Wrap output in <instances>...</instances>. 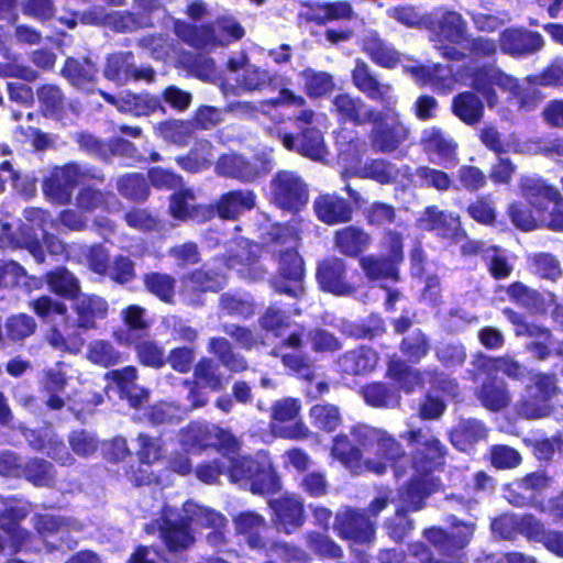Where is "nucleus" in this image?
I'll return each mask as SVG.
<instances>
[{
	"label": "nucleus",
	"instance_id": "1",
	"mask_svg": "<svg viewBox=\"0 0 563 563\" xmlns=\"http://www.w3.org/2000/svg\"><path fill=\"white\" fill-rule=\"evenodd\" d=\"M174 30L181 42L200 51L224 47L245 36L244 26L231 15H219L201 24L177 21Z\"/></svg>",
	"mask_w": 563,
	"mask_h": 563
},
{
	"label": "nucleus",
	"instance_id": "2",
	"mask_svg": "<svg viewBox=\"0 0 563 563\" xmlns=\"http://www.w3.org/2000/svg\"><path fill=\"white\" fill-rule=\"evenodd\" d=\"M350 433L365 452L374 454V459L365 461V471L383 475L387 466H391L397 477L405 474V470L397 465L406 457V451L402 444L387 431L360 423L353 426Z\"/></svg>",
	"mask_w": 563,
	"mask_h": 563
},
{
	"label": "nucleus",
	"instance_id": "3",
	"mask_svg": "<svg viewBox=\"0 0 563 563\" xmlns=\"http://www.w3.org/2000/svg\"><path fill=\"white\" fill-rule=\"evenodd\" d=\"M207 350L217 357L202 356L195 364L192 369V380L211 391H221L225 387V377L220 371V364L233 373H242L247 369V361L234 349L229 340L223 336H213L209 339Z\"/></svg>",
	"mask_w": 563,
	"mask_h": 563
},
{
	"label": "nucleus",
	"instance_id": "4",
	"mask_svg": "<svg viewBox=\"0 0 563 563\" xmlns=\"http://www.w3.org/2000/svg\"><path fill=\"white\" fill-rule=\"evenodd\" d=\"M103 184L106 175L91 166L84 168L78 162L70 161L60 166H54L42 180V189L47 199L57 205H68L74 189L86 181Z\"/></svg>",
	"mask_w": 563,
	"mask_h": 563
},
{
	"label": "nucleus",
	"instance_id": "5",
	"mask_svg": "<svg viewBox=\"0 0 563 563\" xmlns=\"http://www.w3.org/2000/svg\"><path fill=\"white\" fill-rule=\"evenodd\" d=\"M402 438L415 445L410 453V467L415 474L433 478V473L444 470L448 448L437 435L424 434L421 428H413L406 431Z\"/></svg>",
	"mask_w": 563,
	"mask_h": 563
},
{
	"label": "nucleus",
	"instance_id": "6",
	"mask_svg": "<svg viewBox=\"0 0 563 563\" xmlns=\"http://www.w3.org/2000/svg\"><path fill=\"white\" fill-rule=\"evenodd\" d=\"M559 393L554 373L539 372L530 377L525 393L516 404V412L528 420L547 417L551 412V400Z\"/></svg>",
	"mask_w": 563,
	"mask_h": 563
},
{
	"label": "nucleus",
	"instance_id": "7",
	"mask_svg": "<svg viewBox=\"0 0 563 563\" xmlns=\"http://www.w3.org/2000/svg\"><path fill=\"white\" fill-rule=\"evenodd\" d=\"M269 202L277 209L297 214L309 201V186L295 170H277L269 180Z\"/></svg>",
	"mask_w": 563,
	"mask_h": 563
},
{
	"label": "nucleus",
	"instance_id": "8",
	"mask_svg": "<svg viewBox=\"0 0 563 563\" xmlns=\"http://www.w3.org/2000/svg\"><path fill=\"white\" fill-rule=\"evenodd\" d=\"M314 113L311 109H302L294 119L297 133L278 132L283 146L303 157L318 161L327 153L322 132L313 125Z\"/></svg>",
	"mask_w": 563,
	"mask_h": 563
},
{
	"label": "nucleus",
	"instance_id": "9",
	"mask_svg": "<svg viewBox=\"0 0 563 563\" xmlns=\"http://www.w3.org/2000/svg\"><path fill=\"white\" fill-rule=\"evenodd\" d=\"M373 114V112H371ZM373 128L369 132L372 147L379 153L397 151L409 137L410 130L399 111L389 104L377 110L371 121Z\"/></svg>",
	"mask_w": 563,
	"mask_h": 563
},
{
	"label": "nucleus",
	"instance_id": "10",
	"mask_svg": "<svg viewBox=\"0 0 563 563\" xmlns=\"http://www.w3.org/2000/svg\"><path fill=\"white\" fill-rule=\"evenodd\" d=\"M449 529L440 526H431L422 531V536L438 552L446 559L460 556V553L471 542L475 523L463 521L455 515H449L444 519Z\"/></svg>",
	"mask_w": 563,
	"mask_h": 563
},
{
	"label": "nucleus",
	"instance_id": "11",
	"mask_svg": "<svg viewBox=\"0 0 563 563\" xmlns=\"http://www.w3.org/2000/svg\"><path fill=\"white\" fill-rule=\"evenodd\" d=\"M305 275L303 258L296 247H289L279 253L277 273L269 284L276 294L298 300L305 296Z\"/></svg>",
	"mask_w": 563,
	"mask_h": 563
},
{
	"label": "nucleus",
	"instance_id": "12",
	"mask_svg": "<svg viewBox=\"0 0 563 563\" xmlns=\"http://www.w3.org/2000/svg\"><path fill=\"white\" fill-rule=\"evenodd\" d=\"M426 31L435 44H462L467 41V22L463 15L444 5L429 11Z\"/></svg>",
	"mask_w": 563,
	"mask_h": 563
},
{
	"label": "nucleus",
	"instance_id": "13",
	"mask_svg": "<svg viewBox=\"0 0 563 563\" xmlns=\"http://www.w3.org/2000/svg\"><path fill=\"white\" fill-rule=\"evenodd\" d=\"M159 538L170 553H178L190 548L195 542L192 518L164 507L156 520Z\"/></svg>",
	"mask_w": 563,
	"mask_h": 563
},
{
	"label": "nucleus",
	"instance_id": "14",
	"mask_svg": "<svg viewBox=\"0 0 563 563\" xmlns=\"http://www.w3.org/2000/svg\"><path fill=\"white\" fill-rule=\"evenodd\" d=\"M333 527L339 538L353 544H368L375 539V521L364 509L344 507L336 512Z\"/></svg>",
	"mask_w": 563,
	"mask_h": 563
},
{
	"label": "nucleus",
	"instance_id": "15",
	"mask_svg": "<svg viewBox=\"0 0 563 563\" xmlns=\"http://www.w3.org/2000/svg\"><path fill=\"white\" fill-rule=\"evenodd\" d=\"M103 77L117 85H125L130 81H145L151 84L156 78L155 69L150 66L136 67L134 54L131 51L113 52L106 56Z\"/></svg>",
	"mask_w": 563,
	"mask_h": 563
},
{
	"label": "nucleus",
	"instance_id": "16",
	"mask_svg": "<svg viewBox=\"0 0 563 563\" xmlns=\"http://www.w3.org/2000/svg\"><path fill=\"white\" fill-rule=\"evenodd\" d=\"M470 79L473 92L481 95L489 108H495L499 102L496 87L505 92L518 88V80L515 77L490 64L474 67L470 73Z\"/></svg>",
	"mask_w": 563,
	"mask_h": 563
},
{
	"label": "nucleus",
	"instance_id": "17",
	"mask_svg": "<svg viewBox=\"0 0 563 563\" xmlns=\"http://www.w3.org/2000/svg\"><path fill=\"white\" fill-rule=\"evenodd\" d=\"M305 332L306 327L302 323H298L294 331L288 333L277 344L272 346V349L268 351V354L273 357H279L283 365L291 373L296 374L299 378L311 382L316 376V372L307 355L296 353H282L283 349H291L294 351L302 350L305 343Z\"/></svg>",
	"mask_w": 563,
	"mask_h": 563
},
{
	"label": "nucleus",
	"instance_id": "18",
	"mask_svg": "<svg viewBox=\"0 0 563 563\" xmlns=\"http://www.w3.org/2000/svg\"><path fill=\"white\" fill-rule=\"evenodd\" d=\"M75 142L80 151L103 163H110L118 156H131L135 151L134 145L125 139L113 136L103 140L87 131L77 133Z\"/></svg>",
	"mask_w": 563,
	"mask_h": 563
},
{
	"label": "nucleus",
	"instance_id": "19",
	"mask_svg": "<svg viewBox=\"0 0 563 563\" xmlns=\"http://www.w3.org/2000/svg\"><path fill=\"white\" fill-rule=\"evenodd\" d=\"M500 51L514 58H523L540 52L544 46L541 33L525 26L506 27L499 33Z\"/></svg>",
	"mask_w": 563,
	"mask_h": 563
},
{
	"label": "nucleus",
	"instance_id": "20",
	"mask_svg": "<svg viewBox=\"0 0 563 563\" xmlns=\"http://www.w3.org/2000/svg\"><path fill=\"white\" fill-rule=\"evenodd\" d=\"M168 214L180 222L205 223L214 218V209L212 205L197 203L194 189L184 186L169 196Z\"/></svg>",
	"mask_w": 563,
	"mask_h": 563
},
{
	"label": "nucleus",
	"instance_id": "21",
	"mask_svg": "<svg viewBox=\"0 0 563 563\" xmlns=\"http://www.w3.org/2000/svg\"><path fill=\"white\" fill-rule=\"evenodd\" d=\"M316 280L322 291L335 296H346L354 291L347 277L346 262L338 256H328L318 263Z\"/></svg>",
	"mask_w": 563,
	"mask_h": 563
},
{
	"label": "nucleus",
	"instance_id": "22",
	"mask_svg": "<svg viewBox=\"0 0 563 563\" xmlns=\"http://www.w3.org/2000/svg\"><path fill=\"white\" fill-rule=\"evenodd\" d=\"M235 536L241 538L243 543L258 554L265 551L268 541L265 536L268 525L265 517L253 510L238 512L232 519Z\"/></svg>",
	"mask_w": 563,
	"mask_h": 563
},
{
	"label": "nucleus",
	"instance_id": "23",
	"mask_svg": "<svg viewBox=\"0 0 563 563\" xmlns=\"http://www.w3.org/2000/svg\"><path fill=\"white\" fill-rule=\"evenodd\" d=\"M272 520L285 533L290 534L300 529L306 521L303 501L294 495H280L268 501Z\"/></svg>",
	"mask_w": 563,
	"mask_h": 563
},
{
	"label": "nucleus",
	"instance_id": "24",
	"mask_svg": "<svg viewBox=\"0 0 563 563\" xmlns=\"http://www.w3.org/2000/svg\"><path fill=\"white\" fill-rule=\"evenodd\" d=\"M313 212L320 222L332 227L351 222L354 206L336 192H323L314 198Z\"/></svg>",
	"mask_w": 563,
	"mask_h": 563
},
{
	"label": "nucleus",
	"instance_id": "25",
	"mask_svg": "<svg viewBox=\"0 0 563 563\" xmlns=\"http://www.w3.org/2000/svg\"><path fill=\"white\" fill-rule=\"evenodd\" d=\"M417 223L421 230L434 232L445 240L456 241L464 233L459 216L441 210L435 205L427 206Z\"/></svg>",
	"mask_w": 563,
	"mask_h": 563
},
{
	"label": "nucleus",
	"instance_id": "26",
	"mask_svg": "<svg viewBox=\"0 0 563 563\" xmlns=\"http://www.w3.org/2000/svg\"><path fill=\"white\" fill-rule=\"evenodd\" d=\"M351 79L354 87L368 99L389 104L391 85L379 81L368 64L362 58L355 59L354 67L351 70Z\"/></svg>",
	"mask_w": 563,
	"mask_h": 563
},
{
	"label": "nucleus",
	"instance_id": "27",
	"mask_svg": "<svg viewBox=\"0 0 563 563\" xmlns=\"http://www.w3.org/2000/svg\"><path fill=\"white\" fill-rule=\"evenodd\" d=\"M402 358H389L385 377L388 378L395 386L397 393L400 391L406 395H411L419 389L424 388V372L417 368Z\"/></svg>",
	"mask_w": 563,
	"mask_h": 563
},
{
	"label": "nucleus",
	"instance_id": "28",
	"mask_svg": "<svg viewBox=\"0 0 563 563\" xmlns=\"http://www.w3.org/2000/svg\"><path fill=\"white\" fill-rule=\"evenodd\" d=\"M332 106L340 123H350L354 126H363L371 123L377 109L368 107L361 97H354L347 92L338 93L332 99Z\"/></svg>",
	"mask_w": 563,
	"mask_h": 563
},
{
	"label": "nucleus",
	"instance_id": "29",
	"mask_svg": "<svg viewBox=\"0 0 563 563\" xmlns=\"http://www.w3.org/2000/svg\"><path fill=\"white\" fill-rule=\"evenodd\" d=\"M559 191L554 185L540 176H521L518 181L519 196L543 216Z\"/></svg>",
	"mask_w": 563,
	"mask_h": 563
},
{
	"label": "nucleus",
	"instance_id": "30",
	"mask_svg": "<svg viewBox=\"0 0 563 563\" xmlns=\"http://www.w3.org/2000/svg\"><path fill=\"white\" fill-rule=\"evenodd\" d=\"M27 516L23 506L10 504L0 510V529L10 536V553H19L24 545L31 542L32 533L21 527V521Z\"/></svg>",
	"mask_w": 563,
	"mask_h": 563
},
{
	"label": "nucleus",
	"instance_id": "31",
	"mask_svg": "<svg viewBox=\"0 0 563 563\" xmlns=\"http://www.w3.org/2000/svg\"><path fill=\"white\" fill-rule=\"evenodd\" d=\"M256 206V195L251 189H233L220 195L212 209L214 217L222 220L234 221Z\"/></svg>",
	"mask_w": 563,
	"mask_h": 563
},
{
	"label": "nucleus",
	"instance_id": "32",
	"mask_svg": "<svg viewBox=\"0 0 563 563\" xmlns=\"http://www.w3.org/2000/svg\"><path fill=\"white\" fill-rule=\"evenodd\" d=\"M99 96L120 112H130L135 117L150 115L163 109L158 97L151 93H126L118 98L102 89H98Z\"/></svg>",
	"mask_w": 563,
	"mask_h": 563
},
{
	"label": "nucleus",
	"instance_id": "33",
	"mask_svg": "<svg viewBox=\"0 0 563 563\" xmlns=\"http://www.w3.org/2000/svg\"><path fill=\"white\" fill-rule=\"evenodd\" d=\"M98 75L99 69L96 63L87 56H68L60 68V76L64 77L70 86L87 91L91 90L97 84Z\"/></svg>",
	"mask_w": 563,
	"mask_h": 563
},
{
	"label": "nucleus",
	"instance_id": "34",
	"mask_svg": "<svg viewBox=\"0 0 563 563\" xmlns=\"http://www.w3.org/2000/svg\"><path fill=\"white\" fill-rule=\"evenodd\" d=\"M371 244V234L358 225L343 227L333 234L334 249L346 257L360 260Z\"/></svg>",
	"mask_w": 563,
	"mask_h": 563
},
{
	"label": "nucleus",
	"instance_id": "35",
	"mask_svg": "<svg viewBox=\"0 0 563 563\" xmlns=\"http://www.w3.org/2000/svg\"><path fill=\"white\" fill-rule=\"evenodd\" d=\"M331 456L353 474H361L365 471V452L353 437L345 433L335 435L330 449Z\"/></svg>",
	"mask_w": 563,
	"mask_h": 563
},
{
	"label": "nucleus",
	"instance_id": "36",
	"mask_svg": "<svg viewBox=\"0 0 563 563\" xmlns=\"http://www.w3.org/2000/svg\"><path fill=\"white\" fill-rule=\"evenodd\" d=\"M432 485L433 478L412 473V476L398 490L401 501L399 508L410 512L422 510L426 507L427 498L433 493Z\"/></svg>",
	"mask_w": 563,
	"mask_h": 563
},
{
	"label": "nucleus",
	"instance_id": "37",
	"mask_svg": "<svg viewBox=\"0 0 563 563\" xmlns=\"http://www.w3.org/2000/svg\"><path fill=\"white\" fill-rule=\"evenodd\" d=\"M301 309L296 305L284 308L280 302H271L257 319L262 331L272 334L274 338H280L283 333L290 328L291 318L299 316Z\"/></svg>",
	"mask_w": 563,
	"mask_h": 563
},
{
	"label": "nucleus",
	"instance_id": "38",
	"mask_svg": "<svg viewBox=\"0 0 563 563\" xmlns=\"http://www.w3.org/2000/svg\"><path fill=\"white\" fill-rule=\"evenodd\" d=\"M121 346L132 349L139 364L144 367L159 369L166 364L164 347L152 336L150 331L135 336Z\"/></svg>",
	"mask_w": 563,
	"mask_h": 563
},
{
	"label": "nucleus",
	"instance_id": "39",
	"mask_svg": "<svg viewBox=\"0 0 563 563\" xmlns=\"http://www.w3.org/2000/svg\"><path fill=\"white\" fill-rule=\"evenodd\" d=\"M379 563H450L437 559L429 544L422 541L408 543L407 552L399 549H385L378 554Z\"/></svg>",
	"mask_w": 563,
	"mask_h": 563
},
{
	"label": "nucleus",
	"instance_id": "40",
	"mask_svg": "<svg viewBox=\"0 0 563 563\" xmlns=\"http://www.w3.org/2000/svg\"><path fill=\"white\" fill-rule=\"evenodd\" d=\"M361 49L382 68L393 69L401 63V54L376 32H371L362 38Z\"/></svg>",
	"mask_w": 563,
	"mask_h": 563
},
{
	"label": "nucleus",
	"instance_id": "41",
	"mask_svg": "<svg viewBox=\"0 0 563 563\" xmlns=\"http://www.w3.org/2000/svg\"><path fill=\"white\" fill-rule=\"evenodd\" d=\"M376 365V353L367 346L345 351L336 358L338 371L342 376H358L371 373Z\"/></svg>",
	"mask_w": 563,
	"mask_h": 563
},
{
	"label": "nucleus",
	"instance_id": "42",
	"mask_svg": "<svg viewBox=\"0 0 563 563\" xmlns=\"http://www.w3.org/2000/svg\"><path fill=\"white\" fill-rule=\"evenodd\" d=\"M421 145L426 153L435 154L439 164L444 167L454 166L459 161L457 143L440 129L433 128L426 132L421 137Z\"/></svg>",
	"mask_w": 563,
	"mask_h": 563
},
{
	"label": "nucleus",
	"instance_id": "43",
	"mask_svg": "<svg viewBox=\"0 0 563 563\" xmlns=\"http://www.w3.org/2000/svg\"><path fill=\"white\" fill-rule=\"evenodd\" d=\"M475 396L479 404L492 412L506 409L511 400L507 384L497 376L484 379L476 389Z\"/></svg>",
	"mask_w": 563,
	"mask_h": 563
},
{
	"label": "nucleus",
	"instance_id": "44",
	"mask_svg": "<svg viewBox=\"0 0 563 563\" xmlns=\"http://www.w3.org/2000/svg\"><path fill=\"white\" fill-rule=\"evenodd\" d=\"M213 150L208 139H198L185 154L176 156L175 162L184 172L198 174L212 166Z\"/></svg>",
	"mask_w": 563,
	"mask_h": 563
},
{
	"label": "nucleus",
	"instance_id": "45",
	"mask_svg": "<svg viewBox=\"0 0 563 563\" xmlns=\"http://www.w3.org/2000/svg\"><path fill=\"white\" fill-rule=\"evenodd\" d=\"M289 84V77L271 73L267 69L254 65H247L243 68V74L239 79L240 87L246 91L275 90L278 86H287Z\"/></svg>",
	"mask_w": 563,
	"mask_h": 563
},
{
	"label": "nucleus",
	"instance_id": "46",
	"mask_svg": "<svg viewBox=\"0 0 563 563\" xmlns=\"http://www.w3.org/2000/svg\"><path fill=\"white\" fill-rule=\"evenodd\" d=\"M183 282L195 292H219L227 285V276L220 268L201 265L188 272Z\"/></svg>",
	"mask_w": 563,
	"mask_h": 563
},
{
	"label": "nucleus",
	"instance_id": "47",
	"mask_svg": "<svg viewBox=\"0 0 563 563\" xmlns=\"http://www.w3.org/2000/svg\"><path fill=\"white\" fill-rule=\"evenodd\" d=\"M38 111L44 118L62 120L66 114L67 99L56 84H42L35 91Z\"/></svg>",
	"mask_w": 563,
	"mask_h": 563
},
{
	"label": "nucleus",
	"instance_id": "48",
	"mask_svg": "<svg viewBox=\"0 0 563 563\" xmlns=\"http://www.w3.org/2000/svg\"><path fill=\"white\" fill-rule=\"evenodd\" d=\"M123 327L113 330L112 336L121 345L135 336L150 331L145 319V309L139 305H129L121 311Z\"/></svg>",
	"mask_w": 563,
	"mask_h": 563
},
{
	"label": "nucleus",
	"instance_id": "49",
	"mask_svg": "<svg viewBox=\"0 0 563 563\" xmlns=\"http://www.w3.org/2000/svg\"><path fill=\"white\" fill-rule=\"evenodd\" d=\"M216 172L220 176L235 178L244 183L254 181L260 176L256 166L235 153L219 156L216 162Z\"/></svg>",
	"mask_w": 563,
	"mask_h": 563
},
{
	"label": "nucleus",
	"instance_id": "50",
	"mask_svg": "<svg viewBox=\"0 0 563 563\" xmlns=\"http://www.w3.org/2000/svg\"><path fill=\"white\" fill-rule=\"evenodd\" d=\"M44 280L53 294L64 299L75 300L80 295L78 278L65 266L47 271Z\"/></svg>",
	"mask_w": 563,
	"mask_h": 563
},
{
	"label": "nucleus",
	"instance_id": "51",
	"mask_svg": "<svg viewBox=\"0 0 563 563\" xmlns=\"http://www.w3.org/2000/svg\"><path fill=\"white\" fill-rule=\"evenodd\" d=\"M364 402L372 408H394L400 404V394L383 380L364 384L360 389Z\"/></svg>",
	"mask_w": 563,
	"mask_h": 563
},
{
	"label": "nucleus",
	"instance_id": "52",
	"mask_svg": "<svg viewBox=\"0 0 563 563\" xmlns=\"http://www.w3.org/2000/svg\"><path fill=\"white\" fill-rule=\"evenodd\" d=\"M358 264L368 280L397 283L400 279L399 265L387 256L364 255L360 258Z\"/></svg>",
	"mask_w": 563,
	"mask_h": 563
},
{
	"label": "nucleus",
	"instance_id": "53",
	"mask_svg": "<svg viewBox=\"0 0 563 563\" xmlns=\"http://www.w3.org/2000/svg\"><path fill=\"white\" fill-rule=\"evenodd\" d=\"M398 349L402 360L409 364H419L429 355L431 340L422 329L416 328L401 338Z\"/></svg>",
	"mask_w": 563,
	"mask_h": 563
},
{
	"label": "nucleus",
	"instance_id": "54",
	"mask_svg": "<svg viewBox=\"0 0 563 563\" xmlns=\"http://www.w3.org/2000/svg\"><path fill=\"white\" fill-rule=\"evenodd\" d=\"M354 10L350 1H325L316 3L308 13L307 20L317 25H324L330 21L351 20Z\"/></svg>",
	"mask_w": 563,
	"mask_h": 563
},
{
	"label": "nucleus",
	"instance_id": "55",
	"mask_svg": "<svg viewBox=\"0 0 563 563\" xmlns=\"http://www.w3.org/2000/svg\"><path fill=\"white\" fill-rule=\"evenodd\" d=\"M115 185L120 196L132 202H145L151 195L148 178L142 173H125L117 178Z\"/></svg>",
	"mask_w": 563,
	"mask_h": 563
},
{
	"label": "nucleus",
	"instance_id": "56",
	"mask_svg": "<svg viewBox=\"0 0 563 563\" xmlns=\"http://www.w3.org/2000/svg\"><path fill=\"white\" fill-rule=\"evenodd\" d=\"M452 112L463 123L475 125L483 119L484 104L475 92L462 91L453 97Z\"/></svg>",
	"mask_w": 563,
	"mask_h": 563
},
{
	"label": "nucleus",
	"instance_id": "57",
	"mask_svg": "<svg viewBox=\"0 0 563 563\" xmlns=\"http://www.w3.org/2000/svg\"><path fill=\"white\" fill-rule=\"evenodd\" d=\"M57 473L52 462L43 457H30L23 463L22 477L35 487H54Z\"/></svg>",
	"mask_w": 563,
	"mask_h": 563
},
{
	"label": "nucleus",
	"instance_id": "58",
	"mask_svg": "<svg viewBox=\"0 0 563 563\" xmlns=\"http://www.w3.org/2000/svg\"><path fill=\"white\" fill-rule=\"evenodd\" d=\"M253 494H274L280 488V479L271 463L255 461L252 474L247 482Z\"/></svg>",
	"mask_w": 563,
	"mask_h": 563
},
{
	"label": "nucleus",
	"instance_id": "59",
	"mask_svg": "<svg viewBox=\"0 0 563 563\" xmlns=\"http://www.w3.org/2000/svg\"><path fill=\"white\" fill-rule=\"evenodd\" d=\"M486 438V429L483 422L468 419L460 422L449 432L451 444L460 450L466 449Z\"/></svg>",
	"mask_w": 563,
	"mask_h": 563
},
{
	"label": "nucleus",
	"instance_id": "60",
	"mask_svg": "<svg viewBox=\"0 0 563 563\" xmlns=\"http://www.w3.org/2000/svg\"><path fill=\"white\" fill-rule=\"evenodd\" d=\"M145 290L165 303H173L176 295V279L170 274L148 272L142 276Z\"/></svg>",
	"mask_w": 563,
	"mask_h": 563
},
{
	"label": "nucleus",
	"instance_id": "61",
	"mask_svg": "<svg viewBox=\"0 0 563 563\" xmlns=\"http://www.w3.org/2000/svg\"><path fill=\"white\" fill-rule=\"evenodd\" d=\"M506 213L512 225L522 232H530L540 227L543 214L525 200H515L507 207Z\"/></svg>",
	"mask_w": 563,
	"mask_h": 563
},
{
	"label": "nucleus",
	"instance_id": "62",
	"mask_svg": "<svg viewBox=\"0 0 563 563\" xmlns=\"http://www.w3.org/2000/svg\"><path fill=\"white\" fill-rule=\"evenodd\" d=\"M158 134L168 143L185 147L195 135V124L189 120H165L157 125Z\"/></svg>",
	"mask_w": 563,
	"mask_h": 563
},
{
	"label": "nucleus",
	"instance_id": "63",
	"mask_svg": "<svg viewBox=\"0 0 563 563\" xmlns=\"http://www.w3.org/2000/svg\"><path fill=\"white\" fill-rule=\"evenodd\" d=\"M508 298L516 305L534 312H543L545 299L537 289L530 288L521 282H514L506 288Z\"/></svg>",
	"mask_w": 563,
	"mask_h": 563
},
{
	"label": "nucleus",
	"instance_id": "64",
	"mask_svg": "<svg viewBox=\"0 0 563 563\" xmlns=\"http://www.w3.org/2000/svg\"><path fill=\"white\" fill-rule=\"evenodd\" d=\"M343 331L356 340H373L385 334L386 324L379 314L371 313L365 319L347 323Z\"/></svg>",
	"mask_w": 563,
	"mask_h": 563
}]
</instances>
